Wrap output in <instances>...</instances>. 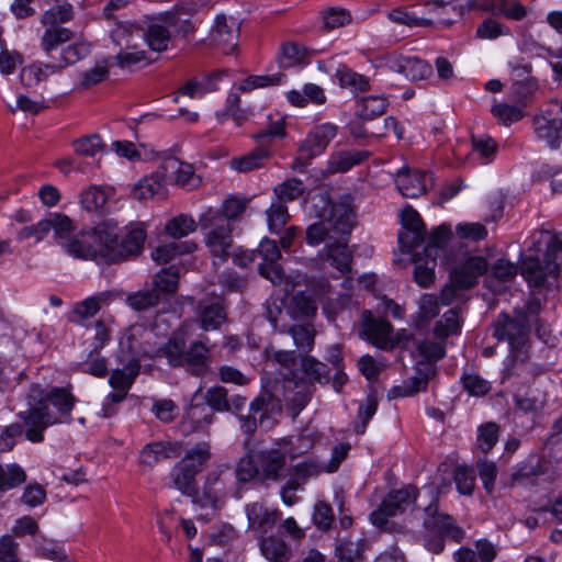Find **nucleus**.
<instances>
[{
    "label": "nucleus",
    "mask_w": 562,
    "mask_h": 562,
    "mask_svg": "<svg viewBox=\"0 0 562 562\" xmlns=\"http://www.w3.org/2000/svg\"><path fill=\"white\" fill-rule=\"evenodd\" d=\"M146 233L140 226L131 227L123 236L113 220H104L83 231L66 244V251L80 259L115 263L143 250Z\"/></svg>",
    "instance_id": "obj_1"
},
{
    "label": "nucleus",
    "mask_w": 562,
    "mask_h": 562,
    "mask_svg": "<svg viewBox=\"0 0 562 562\" xmlns=\"http://www.w3.org/2000/svg\"><path fill=\"white\" fill-rule=\"evenodd\" d=\"M437 502V494H387L370 514V520L374 526L386 529L389 520L400 514H424L426 529L460 542L464 539V530L451 516L438 513Z\"/></svg>",
    "instance_id": "obj_2"
},
{
    "label": "nucleus",
    "mask_w": 562,
    "mask_h": 562,
    "mask_svg": "<svg viewBox=\"0 0 562 562\" xmlns=\"http://www.w3.org/2000/svg\"><path fill=\"white\" fill-rule=\"evenodd\" d=\"M75 404V396L66 387L47 390L32 384L26 394L27 408L18 413L25 426V438L33 443L42 442L44 431L61 423V417L69 418Z\"/></svg>",
    "instance_id": "obj_3"
},
{
    "label": "nucleus",
    "mask_w": 562,
    "mask_h": 562,
    "mask_svg": "<svg viewBox=\"0 0 562 562\" xmlns=\"http://www.w3.org/2000/svg\"><path fill=\"white\" fill-rule=\"evenodd\" d=\"M148 336L150 333L142 325L131 326L120 341L121 349H126L131 358L122 369L112 371L109 384L113 392L109 393L103 400L100 416L104 418L112 417L115 413V405L121 403L127 395L135 379L139 374V357L150 355L153 349L139 342L138 336Z\"/></svg>",
    "instance_id": "obj_4"
},
{
    "label": "nucleus",
    "mask_w": 562,
    "mask_h": 562,
    "mask_svg": "<svg viewBox=\"0 0 562 562\" xmlns=\"http://www.w3.org/2000/svg\"><path fill=\"white\" fill-rule=\"evenodd\" d=\"M319 214V221L307 226L305 240L310 246L331 243L349 236L353 227V212L345 204H330Z\"/></svg>",
    "instance_id": "obj_5"
},
{
    "label": "nucleus",
    "mask_w": 562,
    "mask_h": 562,
    "mask_svg": "<svg viewBox=\"0 0 562 562\" xmlns=\"http://www.w3.org/2000/svg\"><path fill=\"white\" fill-rule=\"evenodd\" d=\"M416 348L418 353L425 358V361L417 362L414 376L404 381L401 385L393 386L389 391V398L407 397L426 391L428 382L436 375V367L431 361L443 358V344L423 339L416 344Z\"/></svg>",
    "instance_id": "obj_6"
},
{
    "label": "nucleus",
    "mask_w": 562,
    "mask_h": 562,
    "mask_svg": "<svg viewBox=\"0 0 562 562\" xmlns=\"http://www.w3.org/2000/svg\"><path fill=\"white\" fill-rule=\"evenodd\" d=\"M211 457L210 446L200 442L187 451L184 457L170 471L172 486L180 492H193L195 475Z\"/></svg>",
    "instance_id": "obj_7"
},
{
    "label": "nucleus",
    "mask_w": 562,
    "mask_h": 562,
    "mask_svg": "<svg viewBox=\"0 0 562 562\" xmlns=\"http://www.w3.org/2000/svg\"><path fill=\"white\" fill-rule=\"evenodd\" d=\"M488 268L487 260L482 256L470 257L457 268L451 276V283L446 285L440 294V304L450 305L461 296V292L474 285L479 276Z\"/></svg>",
    "instance_id": "obj_8"
},
{
    "label": "nucleus",
    "mask_w": 562,
    "mask_h": 562,
    "mask_svg": "<svg viewBox=\"0 0 562 562\" xmlns=\"http://www.w3.org/2000/svg\"><path fill=\"white\" fill-rule=\"evenodd\" d=\"M350 446L348 443H339L333 448L331 458L329 462L316 464L313 461H304L294 467L290 473L289 479L281 486V492H296L302 488L305 482L317 475L319 472L325 471L328 473L335 472L340 463L346 459Z\"/></svg>",
    "instance_id": "obj_9"
},
{
    "label": "nucleus",
    "mask_w": 562,
    "mask_h": 562,
    "mask_svg": "<svg viewBox=\"0 0 562 562\" xmlns=\"http://www.w3.org/2000/svg\"><path fill=\"white\" fill-rule=\"evenodd\" d=\"M281 401L269 392L258 395L249 405V414L239 417L240 429L247 436L258 427L270 428V419L281 413Z\"/></svg>",
    "instance_id": "obj_10"
},
{
    "label": "nucleus",
    "mask_w": 562,
    "mask_h": 562,
    "mask_svg": "<svg viewBox=\"0 0 562 562\" xmlns=\"http://www.w3.org/2000/svg\"><path fill=\"white\" fill-rule=\"evenodd\" d=\"M338 126L334 123H323L314 126L307 134L299 149V157L295 160V168L303 169L307 161L322 155L329 143L336 137Z\"/></svg>",
    "instance_id": "obj_11"
},
{
    "label": "nucleus",
    "mask_w": 562,
    "mask_h": 562,
    "mask_svg": "<svg viewBox=\"0 0 562 562\" xmlns=\"http://www.w3.org/2000/svg\"><path fill=\"white\" fill-rule=\"evenodd\" d=\"M217 218L218 217H211L210 214L202 213L200 223L203 227L209 229L206 234V246L210 251L215 258L225 261L233 246L232 225L220 222Z\"/></svg>",
    "instance_id": "obj_12"
},
{
    "label": "nucleus",
    "mask_w": 562,
    "mask_h": 562,
    "mask_svg": "<svg viewBox=\"0 0 562 562\" xmlns=\"http://www.w3.org/2000/svg\"><path fill=\"white\" fill-rule=\"evenodd\" d=\"M402 231L398 244L402 252H414L426 241V227L419 213L412 206L402 211Z\"/></svg>",
    "instance_id": "obj_13"
},
{
    "label": "nucleus",
    "mask_w": 562,
    "mask_h": 562,
    "mask_svg": "<svg viewBox=\"0 0 562 562\" xmlns=\"http://www.w3.org/2000/svg\"><path fill=\"white\" fill-rule=\"evenodd\" d=\"M256 252L257 257L260 256L262 258V262L258 267L259 273L273 284L284 283L286 276L278 262L281 258V252L276 240L263 238Z\"/></svg>",
    "instance_id": "obj_14"
},
{
    "label": "nucleus",
    "mask_w": 562,
    "mask_h": 562,
    "mask_svg": "<svg viewBox=\"0 0 562 562\" xmlns=\"http://www.w3.org/2000/svg\"><path fill=\"white\" fill-rule=\"evenodd\" d=\"M492 450V422L479 426L476 440L473 446V454L476 458L481 480L486 488L491 491L492 463L488 461V453Z\"/></svg>",
    "instance_id": "obj_15"
},
{
    "label": "nucleus",
    "mask_w": 562,
    "mask_h": 562,
    "mask_svg": "<svg viewBox=\"0 0 562 562\" xmlns=\"http://www.w3.org/2000/svg\"><path fill=\"white\" fill-rule=\"evenodd\" d=\"M559 265L549 261H541L537 257H527L522 260L520 266V273L532 288L546 286L550 278L557 279L559 276Z\"/></svg>",
    "instance_id": "obj_16"
},
{
    "label": "nucleus",
    "mask_w": 562,
    "mask_h": 562,
    "mask_svg": "<svg viewBox=\"0 0 562 562\" xmlns=\"http://www.w3.org/2000/svg\"><path fill=\"white\" fill-rule=\"evenodd\" d=\"M386 67L412 81L423 80L432 74V67L416 56L392 54L386 58Z\"/></svg>",
    "instance_id": "obj_17"
},
{
    "label": "nucleus",
    "mask_w": 562,
    "mask_h": 562,
    "mask_svg": "<svg viewBox=\"0 0 562 562\" xmlns=\"http://www.w3.org/2000/svg\"><path fill=\"white\" fill-rule=\"evenodd\" d=\"M283 382V396L285 405L290 408L293 416H296L307 405L312 395V385L304 379L299 376H288L282 373Z\"/></svg>",
    "instance_id": "obj_18"
},
{
    "label": "nucleus",
    "mask_w": 562,
    "mask_h": 562,
    "mask_svg": "<svg viewBox=\"0 0 562 562\" xmlns=\"http://www.w3.org/2000/svg\"><path fill=\"white\" fill-rule=\"evenodd\" d=\"M211 36L218 49L231 55L238 46L239 24L234 18L217 14Z\"/></svg>",
    "instance_id": "obj_19"
},
{
    "label": "nucleus",
    "mask_w": 562,
    "mask_h": 562,
    "mask_svg": "<svg viewBox=\"0 0 562 562\" xmlns=\"http://www.w3.org/2000/svg\"><path fill=\"white\" fill-rule=\"evenodd\" d=\"M497 323L494 335L499 340H507L513 349H520L526 346L529 339V328L526 321L501 314Z\"/></svg>",
    "instance_id": "obj_20"
},
{
    "label": "nucleus",
    "mask_w": 562,
    "mask_h": 562,
    "mask_svg": "<svg viewBox=\"0 0 562 562\" xmlns=\"http://www.w3.org/2000/svg\"><path fill=\"white\" fill-rule=\"evenodd\" d=\"M432 177L427 171L402 168L396 171L395 184L403 196L417 198L427 191Z\"/></svg>",
    "instance_id": "obj_21"
},
{
    "label": "nucleus",
    "mask_w": 562,
    "mask_h": 562,
    "mask_svg": "<svg viewBox=\"0 0 562 562\" xmlns=\"http://www.w3.org/2000/svg\"><path fill=\"white\" fill-rule=\"evenodd\" d=\"M214 418L215 416L214 413H212V408L204 403H198L196 395H194L190 406L183 414L181 430L184 435L205 432L214 422Z\"/></svg>",
    "instance_id": "obj_22"
},
{
    "label": "nucleus",
    "mask_w": 562,
    "mask_h": 562,
    "mask_svg": "<svg viewBox=\"0 0 562 562\" xmlns=\"http://www.w3.org/2000/svg\"><path fill=\"white\" fill-rule=\"evenodd\" d=\"M162 171L167 175L168 183H175L181 188L191 190L200 183L192 165L182 162L173 156L162 160Z\"/></svg>",
    "instance_id": "obj_23"
},
{
    "label": "nucleus",
    "mask_w": 562,
    "mask_h": 562,
    "mask_svg": "<svg viewBox=\"0 0 562 562\" xmlns=\"http://www.w3.org/2000/svg\"><path fill=\"white\" fill-rule=\"evenodd\" d=\"M145 329L150 334L148 336L144 334L142 336H138V340L142 345L153 349V352L150 355H146L147 357H164L172 367H181L183 364L186 340L181 335H173L168 339V341L162 347L156 349L149 345V338L153 334L151 330L147 328Z\"/></svg>",
    "instance_id": "obj_24"
},
{
    "label": "nucleus",
    "mask_w": 562,
    "mask_h": 562,
    "mask_svg": "<svg viewBox=\"0 0 562 562\" xmlns=\"http://www.w3.org/2000/svg\"><path fill=\"white\" fill-rule=\"evenodd\" d=\"M370 153L359 149H337L334 150L327 160V165L323 173L330 176L335 173H344L355 166L361 165L368 159Z\"/></svg>",
    "instance_id": "obj_25"
},
{
    "label": "nucleus",
    "mask_w": 562,
    "mask_h": 562,
    "mask_svg": "<svg viewBox=\"0 0 562 562\" xmlns=\"http://www.w3.org/2000/svg\"><path fill=\"white\" fill-rule=\"evenodd\" d=\"M535 133L551 148H558L562 142V119L546 110L533 120Z\"/></svg>",
    "instance_id": "obj_26"
},
{
    "label": "nucleus",
    "mask_w": 562,
    "mask_h": 562,
    "mask_svg": "<svg viewBox=\"0 0 562 562\" xmlns=\"http://www.w3.org/2000/svg\"><path fill=\"white\" fill-rule=\"evenodd\" d=\"M435 248H429L428 255L416 248L414 252H405L414 262V279L422 288H428L435 280L436 258L432 257Z\"/></svg>",
    "instance_id": "obj_27"
},
{
    "label": "nucleus",
    "mask_w": 562,
    "mask_h": 562,
    "mask_svg": "<svg viewBox=\"0 0 562 562\" xmlns=\"http://www.w3.org/2000/svg\"><path fill=\"white\" fill-rule=\"evenodd\" d=\"M181 446L177 442H151L146 445L139 454V463L147 468H153L165 459L179 457Z\"/></svg>",
    "instance_id": "obj_28"
},
{
    "label": "nucleus",
    "mask_w": 562,
    "mask_h": 562,
    "mask_svg": "<svg viewBox=\"0 0 562 562\" xmlns=\"http://www.w3.org/2000/svg\"><path fill=\"white\" fill-rule=\"evenodd\" d=\"M210 350L203 341L195 340L184 349V359L181 367L193 375H203L210 368Z\"/></svg>",
    "instance_id": "obj_29"
},
{
    "label": "nucleus",
    "mask_w": 562,
    "mask_h": 562,
    "mask_svg": "<svg viewBox=\"0 0 562 562\" xmlns=\"http://www.w3.org/2000/svg\"><path fill=\"white\" fill-rule=\"evenodd\" d=\"M246 514L249 527L261 533L271 529L280 519L281 513L277 509H269L258 503H254L246 507Z\"/></svg>",
    "instance_id": "obj_30"
},
{
    "label": "nucleus",
    "mask_w": 562,
    "mask_h": 562,
    "mask_svg": "<svg viewBox=\"0 0 562 562\" xmlns=\"http://www.w3.org/2000/svg\"><path fill=\"white\" fill-rule=\"evenodd\" d=\"M109 292H100L74 304L69 321L80 324L81 322L93 317L110 301Z\"/></svg>",
    "instance_id": "obj_31"
},
{
    "label": "nucleus",
    "mask_w": 562,
    "mask_h": 562,
    "mask_svg": "<svg viewBox=\"0 0 562 562\" xmlns=\"http://www.w3.org/2000/svg\"><path fill=\"white\" fill-rule=\"evenodd\" d=\"M427 5L430 7V12L441 9L440 14H443L445 10L449 8L458 16H463L470 10L490 11L492 9V0H451L449 2L432 0L427 2Z\"/></svg>",
    "instance_id": "obj_32"
},
{
    "label": "nucleus",
    "mask_w": 562,
    "mask_h": 562,
    "mask_svg": "<svg viewBox=\"0 0 562 562\" xmlns=\"http://www.w3.org/2000/svg\"><path fill=\"white\" fill-rule=\"evenodd\" d=\"M168 183L167 175L162 171V162L158 169L150 176L144 177L134 190L137 199L145 200L157 194H164Z\"/></svg>",
    "instance_id": "obj_33"
},
{
    "label": "nucleus",
    "mask_w": 562,
    "mask_h": 562,
    "mask_svg": "<svg viewBox=\"0 0 562 562\" xmlns=\"http://www.w3.org/2000/svg\"><path fill=\"white\" fill-rule=\"evenodd\" d=\"M348 236L336 238L331 243L326 244V254L331 260V266L341 273L348 272L351 268L352 255L347 245Z\"/></svg>",
    "instance_id": "obj_34"
},
{
    "label": "nucleus",
    "mask_w": 562,
    "mask_h": 562,
    "mask_svg": "<svg viewBox=\"0 0 562 562\" xmlns=\"http://www.w3.org/2000/svg\"><path fill=\"white\" fill-rule=\"evenodd\" d=\"M144 38L151 50L164 52L168 48L171 34L168 24L160 18L158 22L148 25L145 32L142 31Z\"/></svg>",
    "instance_id": "obj_35"
},
{
    "label": "nucleus",
    "mask_w": 562,
    "mask_h": 562,
    "mask_svg": "<svg viewBox=\"0 0 562 562\" xmlns=\"http://www.w3.org/2000/svg\"><path fill=\"white\" fill-rule=\"evenodd\" d=\"M260 551L269 562H289L291 559L289 544L279 536L262 537Z\"/></svg>",
    "instance_id": "obj_36"
},
{
    "label": "nucleus",
    "mask_w": 562,
    "mask_h": 562,
    "mask_svg": "<svg viewBox=\"0 0 562 562\" xmlns=\"http://www.w3.org/2000/svg\"><path fill=\"white\" fill-rule=\"evenodd\" d=\"M248 200L245 198L231 196L224 200L221 209H209L204 214H210L211 217H218L220 222L231 225V223L238 218L247 207Z\"/></svg>",
    "instance_id": "obj_37"
},
{
    "label": "nucleus",
    "mask_w": 562,
    "mask_h": 562,
    "mask_svg": "<svg viewBox=\"0 0 562 562\" xmlns=\"http://www.w3.org/2000/svg\"><path fill=\"white\" fill-rule=\"evenodd\" d=\"M270 157V150L267 146L258 144V147L249 154L233 158L231 160L232 169L239 172H248L258 169L265 165Z\"/></svg>",
    "instance_id": "obj_38"
},
{
    "label": "nucleus",
    "mask_w": 562,
    "mask_h": 562,
    "mask_svg": "<svg viewBox=\"0 0 562 562\" xmlns=\"http://www.w3.org/2000/svg\"><path fill=\"white\" fill-rule=\"evenodd\" d=\"M367 542L363 539H338L336 554L338 562H361L364 559Z\"/></svg>",
    "instance_id": "obj_39"
},
{
    "label": "nucleus",
    "mask_w": 562,
    "mask_h": 562,
    "mask_svg": "<svg viewBox=\"0 0 562 562\" xmlns=\"http://www.w3.org/2000/svg\"><path fill=\"white\" fill-rule=\"evenodd\" d=\"M113 43L121 49L137 47V41L142 40V30L128 22H120L111 32Z\"/></svg>",
    "instance_id": "obj_40"
},
{
    "label": "nucleus",
    "mask_w": 562,
    "mask_h": 562,
    "mask_svg": "<svg viewBox=\"0 0 562 562\" xmlns=\"http://www.w3.org/2000/svg\"><path fill=\"white\" fill-rule=\"evenodd\" d=\"M335 78L340 87L349 89L353 93L364 92L370 88L369 79L345 65L336 68Z\"/></svg>",
    "instance_id": "obj_41"
},
{
    "label": "nucleus",
    "mask_w": 562,
    "mask_h": 562,
    "mask_svg": "<svg viewBox=\"0 0 562 562\" xmlns=\"http://www.w3.org/2000/svg\"><path fill=\"white\" fill-rule=\"evenodd\" d=\"M196 249V244L190 240L186 241H171L158 246L151 252V258L157 263H167L176 256L182 254H191Z\"/></svg>",
    "instance_id": "obj_42"
},
{
    "label": "nucleus",
    "mask_w": 562,
    "mask_h": 562,
    "mask_svg": "<svg viewBox=\"0 0 562 562\" xmlns=\"http://www.w3.org/2000/svg\"><path fill=\"white\" fill-rule=\"evenodd\" d=\"M199 321L204 330L217 329L226 321V312L222 302L216 301L201 305Z\"/></svg>",
    "instance_id": "obj_43"
},
{
    "label": "nucleus",
    "mask_w": 562,
    "mask_h": 562,
    "mask_svg": "<svg viewBox=\"0 0 562 562\" xmlns=\"http://www.w3.org/2000/svg\"><path fill=\"white\" fill-rule=\"evenodd\" d=\"M45 31L41 37L42 49L49 55L60 45L69 42L74 37V32L64 26L44 25Z\"/></svg>",
    "instance_id": "obj_44"
},
{
    "label": "nucleus",
    "mask_w": 562,
    "mask_h": 562,
    "mask_svg": "<svg viewBox=\"0 0 562 562\" xmlns=\"http://www.w3.org/2000/svg\"><path fill=\"white\" fill-rule=\"evenodd\" d=\"M60 71V66L57 63H42L36 61L25 67L22 70V81L26 86L37 85L47 79L49 76Z\"/></svg>",
    "instance_id": "obj_45"
},
{
    "label": "nucleus",
    "mask_w": 562,
    "mask_h": 562,
    "mask_svg": "<svg viewBox=\"0 0 562 562\" xmlns=\"http://www.w3.org/2000/svg\"><path fill=\"white\" fill-rule=\"evenodd\" d=\"M187 496L199 519L209 521L216 515L218 506L214 494H187Z\"/></svg>",
    "instance_id": "obj_46"
},
{
    "label": "nucleus",
    "mask_w": 562,
    "mask_h": 562,
    "mask_svg": "<svg viewBox=\"0 0 562 562\" xmlns=\"http://www.w3.org/2000/svg\"><path fill=\"white\" fill-rule=\"evenodd\" d=\"M257 458L262 468L265 479L278 480L279 472L283 469L285 462L284 453L277 450L262 451Z\"/></svg>",
    "instance_id": "obj_47"
},
{
    "label": "nucleus",
    "mask_w": 562,
    "mask_h": 562,
    "mask_svg": "<svg viewBox=\"0 0 562 562\" xmlns=\"http://www.w3.org/2000/svg\"><path fill=\"white\" fill-rule=\"evenodd\" d=\"M26 481V473L18 463H0V492L18 488Z\"/></svg>",
    "instance_id": "obj_48"
},
{
    "label": "nucleus",
    "mask_w": 562,
    "mask_h": 562,
    "mask_svg": "<svg viewBox=\"0 0 562 562\" xmlns=\"http://www.w3.org/2000/svg\"><path fill=\"white\" fill-rule=\"evenodd\" d=\"M387 100L383 95H368L357 105V114L364 120H373L386 111Z\"/></svg>",
    "instance_id": "obj_49"
},
{
    "label": "nucleus",
    "mask_w": 562,
    "mask_h": 562,
    "mask_svg": "<svg viewBox=\"0 0 562 562\" xmlns=\"http://www.w3.org/2000/svg\"><path fill=\"white\" fill-rule=\"evenodd\" d=\"M301 371L312 382H318L321 384L328 383L330 381L329 369L326 363H323L314 357H305L302 359L300 364Z\"/></svg>",
    "instance_id": "obj_50"
},
{
    "label": "nucleus",
    "mask_w": 562,
    "mask_h": 562,
    "mask_svg": "<svg viewBox=\"0 0 562 562\" xmlns=\"http://www.w3.org/2000/svg\"><path fill=\"white\" fill-rule=\"evenodd\" d=\"M179 283V269L171 266L161 269L154 278V290L160 294H172L177 291Z\"/></svg>",
    "instance_id": "obj_51"
},
{
    "label": "nucleus",
    "mask_w": 562,
    "mask_h": 562,
    "mask_svg": "<svg viewBox=\"0 0 562 562\" xmlns=\"http://www.w3.org/2000/svg\"><path fill=\"white\" fill-rule=\"evenodd\" d=\"M461 331V323L458 311L451 308L447 311L442 318L434 327V334L437 338L445 339L450 335H457Z\"/></svg>",
    "instance_id": "obj_52"
},
{
    "label": "nucleus",
    "mask_w": 562,
    "mask_h": 562,
    "mask_svg": "<svg viewBox=\"0 0 562 562\" xmlns=\"http://www.w3.org/2000/svg\"><path fill=\"white\" fill-rule=\"evenodd\" d=\"M74 18L72 5L68 2L55 4L42 14L41 23L43 25L61 26L63 23Z\"/></svg>",
    "instance_id": "obj_53"
},
{
    "label": "nucleus",
    "mask_w": 562,
    "mask_h": 562,
    "mask_svg": "<svg viewBox=\"0 0 562 562\" xmlns=\"http://www.w3.org/2000/svg\"><path fill=\"white\" fill-rule=\"evenodd\" d=\"M451 235L450 225L443 223L431 231L428 236L426 235V241L419 247V250L428 255L429 248H435L432 257L437 258L439 248L450 239Z\"/></svg>",
    "instance_id": "obj_54"
},
{
    "label": "nucleus",
    "mask_w": 562,
    "mask_h": 562,
    "mask_svg": "<svg viewBox=\"0 0 562 562\" xmlns=\"http://www.w3.org/2000/svg\"><path fill=\"white\" fill-rule=\"evenodd\" d=\"M196 229L195 221L187 215L179 214L170 220L165 227V232L173 238H182L193 233Z\"/></svg>",
    "instance_id": "obj_55"
},
{
    "label": "nucleus",
    "mask_w": 562,
    "mask_h": 562,
    "mask_svg": "<svg viewBox=\"0 0 562 562\" xmlns=\"http://www.w3.org/2000/svg\"><path fill=\"white\" fill-rule=\"evenodd\" d=\"M513 93L518 99V104L525 108L532 102L536 92L539 90L538 80L535 77H527L513 83Z\"/></svg>",
    "instance_id": "obj_56"
},
{
    "label": "nucleus",
    "mask_w": 562,
    "mask_h": 562,
    "mask_svg": "<svg viewBox=\"0 0 562 562\" xmlns=\"http://www.w3.org/2000/svg\"><path fill=\"white\" fill-rule=\"evenodd\" d=\"M289 220L288 207L284 202L277 199L267 210V222L269 231L273 234L280 233Z\"/></svg>",
    "instance_id": "obj_57"
},
{
    "label": "nucleus",
    "mask_w": 562,
    "mask_h": 562,
    "mask_svg": "<svg viewBox=\"0 0 562 562\" xmlns=\"http://www.w3.org/2000/svg\"><path fill=\"white\" fill-rule=\"evenodd\" d=\"M363 330L369 339L382 340L385 339L392 330V326L389 322L382 319H375L369 312H364Z\"/></svg>",
    "instance_id": "obj_58"
},
{
    "label": "nucleus",
    "mask_w": 562,
    "mask_h": 562,
    "mask_svg": "<svg viewBox=\"0 0 562 562\" xmlns=\"http://www.w3.org/2000/svg\"><path fill=\"white\" fill-rule=\"evenodd\" d=\"M90 53V46L87 43L79 42L61 49L59 60L57 65L60 66V70L69 65L76 64L81 60Z\"/></svg>",
    "instance_id": "obj_59"
},
{
    "label": "nucleus",
    "mask_w": 562,
    "mask_h": 562,
    "mask_svg": "<svg viewBox=\"0 0 562 562\" xmlns=\"http://www.w3.org/2000/svg\"><path fill=\"white\" fill-rule=\"evenodd\" d=\"M126 302L130 307L142 312L155 306L159 302V294L156 290H143L128 294Z\"/></svg>",
    "instance_id": "obj_60"
},
{
    "label": "nucleus",
    "mask_w": 562,
    "mask_h": 562,
    "mask_svg": "<svg viewBox=\"0 0 562 562\" xmlns=\"http://www.w3.org/2000/svg\"><path fill=\"white\" fill-rule=\"evenodd\" d=\"M456 236L460 239H467L470 241H480L488 236L487 227L479 222H463L456 226Z\"/></svg>",
    "instance_id": "obj_61"
},
{
    "label": "nucleus",
    "mask_w": 562,
    "mask_h": 562,
    "mask_svg": "<svg viewBox=\"0 0 562 562\" xmlns=\"http://www.w3.org/2000/svg\"><path fill=\"white\" fill-rule=\"evenodd\" d=\"M205 405L212 408V413L229 412L228 392L224 386L210 387L204 395Z\"/></svg>",
    "instance_id": "obj_62"
},
{
    "label": "nucleus",
    "mask_w": 562,
    "mask_h": 562,
    "mask_svg": "<svg viewBox=\"0 0 562 562\" xmlns=\"http://www.w3.org/2000/svg\"><path fill=\"white\" fill-rule=\"evenodd\" d=\"M106 201V194L97 186H91L80 194V204L88 212L100 211Z\"/></svg>",
    "instance_id": "obj_63"
},
{
    "label": "nucleus",
    "mask_w": 562,
    "mask_h": 562,
    "mask_svg": "<svg viewBox=\"0 0 562 562\" xmlns=\"http://www.w3.org/2000/svg\"><path fill=\"white\" fill-rule=\"evenodd\" d=\"M461 383L463 389L471 396H484L491 390V382L483 379L476 373H464L461 376Z\"/></svg>",
    "instance_id": "obj_64"
}]
</instances>
